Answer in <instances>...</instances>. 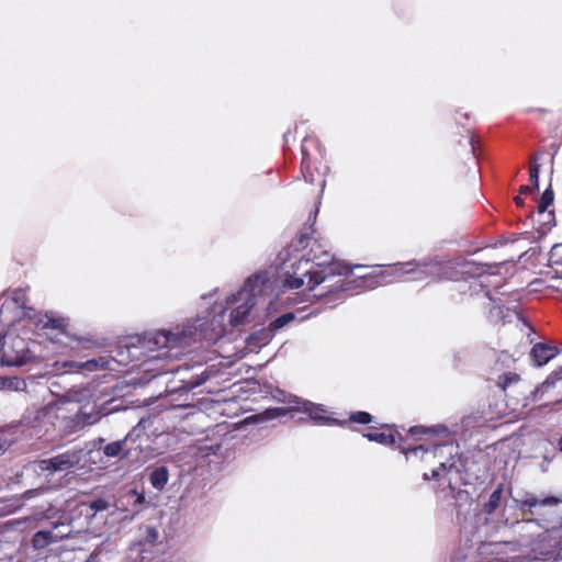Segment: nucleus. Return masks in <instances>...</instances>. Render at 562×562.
<instances>
[{"label":"nucleus","mask_w":562,"mask_h":562,"mask_svg":"<svg viewBox=\"0 0 562 562\" xmlns=\"http://www.w3.org/2000/svg\"><path fill=\"white\" fill-rule=\"evenodd\" d=\"M553 191L551 187L547 188L538 202L537 210L539 213H544L547 209L553 203Z\"/></svg>","instance_id":"obj_21"},{"label":"nucleus","mask_w":562,"mask_h":562,"mask_svg":"<svg viewBox=\"0 0 562 562\" xmlns=\"http://www.w3.org/2000/svg\"><path fill=\"white\" fill-rule=\"evenodd\" d=\"M86 392L87 390H82L79 396V392L69 391L41 408L27 409L23 423L31 424L30 437L61 439L97 424L108 415L110 411L105 403L93 402L92 406L89 403L77 405L85 398Z\"/></svg>","instance_id":"obj_2"},{"label":"nucleus","mask_w":562,"mask_h":562,"mask_svg":"<svg viewBox=\"0 0 562 562\" xmlns=\"http://www.w3.org/2000/svg\"><path fill=\"white\" fill-rule=\"evenodd\" d=\"M560 251H562V244L553 246V248H552V258L558 257Z\"/></svg>","instance_id":"obj_32"},{"label":"nucleus","mask_w":562,"mask_h":562,"mask_svg":"<svg viewBox=\"0 0 562 562\" xmlns=\"http://www.w3.org/2000/svg\"><path fill=\"white\" fill-rule=\"evenodd\" d=\"M350 420L358 424H369L372 416L367 412H356L350 415Z\"/></svg>","instance_id":"obj_26"},{"label":"nucleus","mask_w":562,"mask_h":562,"mask_svg":"<svg viewBox=\"0 0 562 562\" xmlns=\"http://www.w3.org/2000/svg\"><path fill=\"white\" fill-rule=\"evenodd\" d=\"M562 379V371L554 372L550 376L547 378V380L536 390V394H543L549 389L554 387L557 381Z\"/></svg>","instance_id":"obj_22"},{"label":"nucleus","mask_w":562,"mask_h":562,"mask_svg":"<svg viewBox=\"0 0 562 562\" xmlns=\"http://www.w3.org/2000/svg\"><path fill=\"white\" fill-rule=\"evenodd\" d=\"M24 386H25V383L19 379H11V380L5 379L4 389L19 391V390H22Z\"/></svg>","instance_id":"obj_27"},{"label":"nucleus","mask_w":562,"mask_h":562,"mask_svg":"<svg viewBox=\"0 0 562 562\" xmlns=\"http://www.w3.org/2000/svg\"><path fill=\"white\" fill-rule=\"evenodd\" d=\"M24 427H27L31 430V424L23 423L22 418L18 425L10 426L5 431L0 434V456L11 447V445L16 440L14 435Z\"/></svg>","instance_id":"obj_14"},{"label":"nucleus","mask_w":562,"mask_h":562,"mask_svg":"<svg viewBox=\"0 0 562 562\" xmlns=\"http://www.w3.org/2000/svg\"><path fill=\"white\" fill-rule=\"evenodd\" d=\"M538 191L537 189H535L532 186H521L520 189H519V193L520 194H532L533 192Z\"/></svg>","instance_id":"obj_30"},{"label":"nucleus","mask_w":562,"mask_h":562,"mask_svg":"<svg viewBox=\"0 0 562 562\" xmlns=\"http://www.w3.org/2000/svg\"><path fill=\"white\" fill-rule=\"evenodd\" d=\"M85 457L83 449L74 448L55 457L43 459L38 462V469L49 474L64 472L80 465Z\"/></svg>","instance_id":"obj_9"},{"label":"nucleus","mask_w":562,"mask_h":562,"mask_svg":"<svg viewBox=\"0 0 562 562\" xmlns=\"http://www.w3.org/2000/svg\"><path fill=\"white\" fill-rule=\"evenodd\" d=\"M5 386V379L0 376V390L4 389Z\"/></svg>","instance_id":"obj_38"},{"label":"nucleus","mask_w":562,"mask_h":562,"mask_svg":"<svg viewBox=\"0 0 562 562\" xmlns=\"http://www.w3.org/2000/svg\"><path fill=\"white\" fill-rule=\"evenodd\" d=\"M463 273H471V270L470 269H467V270H463Z\"/></svg>","instance_id":"obj_42"},{"label":"nucleus","mask_w":562,"mask_h":562,"mask_svg":"<svg viewBox=\"0 0 562 562\" xmlns=\"http://www.w3.org/2000/svg\"><path fill=\"white\" fill-rule=\"evenodd\" d=\"M522 516H532L541 519L540 526L546 530L562 528V496H548L538 498L531 493L522 496H512Z\"/></svg>","instance_id":"obj_5"},{"label":"nucleus","mask_w":562,"mask_h":562,"mask_svg":"<svg viewBox=\"0 0 562 562\" xmlns=\"http://www.w3.org/2000/svg\"><path fill=\"white\" fill-rule=\"evenodd\" d=\"M4 301L1 305L0 314H3L4 310H18L23 311L26 308L27 296L23 289H14L3 294Z\"/></svg>","instance_id":"obj_12"},{"label":"nucleus","mask_w":562,"mask_h":562,"mask_svg":"<svg viewBox=\"0 0 562 562\" xmlns=\"http://www.w3.org/2000/svg\"><path fill=\"white\" fill-rule=\"evenodd\" d=\"M302 169H307L310 167V158L305 145L302 146Z\"/></svg>","instance_id":"obj_29"},{"label":"nucleus","mask_w":562,"mask_h":562,"mask_svg":"<svg viewBox=\"0 0 562 562\" xmlns=\"http://www.w3.org/2000/svg\"><path fill=\"white\" fill-rule=\"evenodd\" d=\"M113 363H115V360L112 359L109 356H101L98 358H93L90 360H87L85 362H77V361H65L63 363V368L67 372L72 371H99V370H114Z\"/></svg>","instance_id":"obj_11"},{"label":"nucleus","mask_w":562,"mask_h":562,"mask_svg":"<svg viewBox=\"0 0 562 562\" xmlns=\"http://www.w3.org/2000/svg\"><path fill=\"white\" fill-rule=\"evenodd\" d=\"M70 527L64 522H55L50 530H40L32 538V546L35 550H42L52 543H56L70 533Z\"/></svg>","instance_id":"obj_10"},{"label":"nucleus","mask_w":562,"mask_h":562,"mask_svg":"<svg viewBox=\"0 0 562 562\" xmlns=\"http://www.w3.org/2000/svg\"><path fill=\"white\" fill-rule=\"evenodd\" d=\"M456 449L457 447H454L452 443H442L432 446L419 445L417 447L403 451L405 452L406 456H418L419 452H431L434 458L443 459L446 457H449L446 461H440L439 465L431 471L432 479L441 480L453 470H456V472H459V469L456 465V458L453 457V452L456 451Z\"/></svg>","instance_id":"obj_7"},{"label":"nucleus","mask_w":562,"mask_h":562,"mask_svg":"<svg viewBox=\"0 0 562 562\" xmlns=\"http://www.w3.org/2000/svg\"><path fill=\"white\" fill-rule=\"evenodd\" d=\"M168 481L169 471L164 465L153 469L151 472L149 473V483L155 490L159 492L165 490Z\"/></svg>","instance_id":"obj_15"},{"label":"nucleus","mask_w":562,"mask_h":562,"mask_svg":"<svg viewBox=\"0 0 562 562\" xmlns=\"http://www.w3.org/2000/svg\"><path fill=\"white\" fill-rule=\"evenodd\" d=\"M3 347H4V337L0 336V351L3 349Z\"/></svg>","instance_id":"obj_39"},{"label":"nucleus","mask_w":562,"mask_h":562,"mask_svg":"<svg viewBox=\"0 0 562 562\" xmlns=\"http://www.w3.org/2000/svg\"><path fill=\"white\" fill-rule=\"evenodd\" d=\"M368 440L375 441L384 446L394 443V436L385 432H368L363 435Z\"/></svg>","instance_id":"obj_20"},{"label":"nucleus","mask_w":562,"mask_h":562,"mask_svg":"<svg viewBox=\"0 0 562 562\" xmlns=\"http://www.w3.org/2000/svg\"><path fill=\"white\" fill-rule=\"evenodd\" d=\"M159 532L155 527H146V541L153 543L158 539Z\"/></svg>","instance_id":"obj_28"},{"label":"nucleus","mask_w":562,"mask_h":562,"mask_svg":"<svg viewBox=\"0 0 562 562\" xmlns=\"http://www.w3.org/2000/svg\"><path fill=\"white\" fill-rule=\"evenodd\" d=\"M538 157L532 156L530 158V167H529V181L530 186L535 189H539V175H540V165L537 161Z\"/></svg>","instance_id":"obj_19"},{"label":"nucleus","mask_w":562,"mask_h":562,"mask_svg":"<svg viewBox=\"0 0 562 562\" xmlns=\"http://www.w3.org/2000/svg\"><path fill=\"white\" fill-rule=\"evenodd\" d=\"M554 559L557 562H562V541L559 543Z\"/></svg>","instance_id":"obj_31"},{"label":"nucleus","mask_w":562,"mask_h":562,"mask_svg":"<svg viewBox=\"0 0 562 562\" xmlns=\"http://www.w3.org/2000/svg\"><path fill=\"white\" fill-rule=\"evenodd\" d=\"M504 488L503 485L499 484L490 495L488 501L484 503L483 510L491 515L496 509H498L503 502Z\"/></svg>","instance_id":"obj_17"},{"label":"nucleus","mask_w":562,"mask_h":562,"mask_svg":"<svg viewBox=\"0 0 562 562\" xmlns=\"http://www.w3.org/2000/svg\"><path fill=\"white\" fill-rule=\"evenodd\" d=\"M40 323L44 328H63L66 326V319L61 317L55 316L53 313H46L43 318L40 319Z\"/></svg>","instance_id":"obj_18"},{"label":"nucleus","mask_w":562,"mask_h":562,"mask_svg":"<svg viewBox=\"0 0 562 562\" xmlns=\"http://www.w3.org/2000/svg\"><path fill=\"white\" fill-rule=\"evenodd\" d=\"M392 277L390 281H425L454 279L456 272L450 261H443L438 257H427L420 260H412L396 263L385 271Z\"/></svg>","instance_id":"obj_4"},{"label":"nucleus","mask_w":562,"mask_h":562,"mask_svg":"<svg viewBox=\"0 0 562 562\" xmlns=\"http://www.w3.org/2000/svg\"><path fill=\"white\" fill-rule=\"evenodd\" d=\"M293 319H294L293 313H285L281 316L277 317L274 321H272L269 325V328L272 330V333H274L276 330L288 325Z\"/></svg>","instance_id":"obj_23"},{"label":"nucleus","mask_w":562,"mask_h":562,"mask_svg":"<svg viewBox=\"0 0 562 562\" xmlns=\"http://www.w3.org/2000/svg\"><path fill=\"white\" fill-rule=\"evenodd\" d=\"M145 419H140L138 424L125 436L123 440L108 443L103 448L106 457L128 458L133 457V452H143V442L147 441L145 436Z\"/></svg>","instance_id":"obj_8"},{"label":"nucleus","mask_w":562,"mask_h":562,"mask_svg":"<svg viewBox=\"0 0 562 562\" xmlns=\"http://www.w3.org/2000/svg\"><path fill=\"white\" fill-rule=\"evenodd\" d=\"M558 353L559 349L555 346L538 342L531 348L530 358L537 367H541L547 364Z\"/></svg>","instance_id":"obj_13"},{"label":"nucleus","mask_w":562,"mask_h":562,"mask_svg":"<svg viewBox=\"0 0 562 562\" xmlns=\"http://www.w3.org/2000/svg\"><path fill=\"white\" fill-rule=\"evenodd\" d=\"M469 146L471 147V151L472 154L474 155L475 154V147H474V138L473 137H470L469 140Z\"/></svg>","instance_id":"obj_36"},{"label":"nucleus","mask_w":562,"mask_h":562,"mask_svg":"<svg viewBox=\"0 0 562 562\" xmlns=\"http://www.w3.org/2000/svg\"><path fill=\"white\" fill-rule=\"evenodd\" d=\"M519 375L514 372H507L504 375L499 376L498 379V386L502 387V390H506L508 385L518 382Z\"/></svg>","instance_id":"obj_25"},{"label":"nucleus","mask_w":562,"mask_h":562,"mask_svg":"<svg viewBox=\"0 0 562 562\" xmlns=\"http://www.w3.org/2000/svg\"><path fill=\"white\" fill-rule=\"evenodd\" d=\"M88 506L92 512L91 516H95L98 513L106 510L110 505L104 498H97L90 502Z\"/></svg>","instance_id":"obj_24"},{"label":"nucleus","mask_w":562,"mask_h":562,"mask_svg":"<svg viewBox=\"0 0 562 562\" xmlns=\"http://www.w3.org/2000/svg\"><path fill=\"white\" fill-rule=\"evenodd\" d=\"M351 269L344 262L335 260L322 245L312 246L308 257L292 255L282 259L279 278L286 289H300L306 285L308 291L323 285L317 296H327L349 290V282L340 277H347Z\"/></svg>","instance_id":"obj_3"},{"label":"nucleus","mask_w":562,"mask_h":562,"mask_svg":"<svg viewBox=\"0 0 562 562\" xmlns=\"http://www.w3.org/2000/svg\"><path fill=\"white\" fill-rule=\"evenodd\" d=\"M5 363L21 366L23 363V361L21 359L16 358L15 360H7Z\"/></svg>","instance_id":"obj_35"},{"label":"nucleus","mask_w":562,"mask_h":562,"mask_svg":"<svg viewBox=\"0 0 562 562\" xmlns=\"http://www.w3.org/2000/svg\"><path fill=\"white\" fill-rule=\"evenodd\" d=\"M424 479H425V480H427V481L430 479V476L428 475V473H425V474H424Z\"/></svg>","instance_id":"obj_41"},{"label":"nucleus","mask_w":562,"mask_h":562,"mask_svg":"<svg viewBox=\"0 0 562 562\" xmlns=\"http://www.w3.org/2000/svg\"><path fill=\"white\" fill-rule=\"evenodd\" d=\"M409 432H411L412 435H418V434H422V432L424 434V432H425V429H424L423 427H412V428L409 429Z\"/></svg>","instance_id":"obj_33"},{"label":"nucleus","mask_w":562,"mask_h":562,"mask_svg":"<svg viewBox=\"0 0 562 562\" xmlns=\"http://www.w3.org/2000/svg\"><path fill=\"white\" fill-rule=\"evenodd\" d=\"M364 268H366L364 266H360V265L353 267V269H364Z\"/></svg>","instance_id":"obj_40"},{"label":"nucleus","mask_w":562,"mask_h":562,"mask_svg":"<svg viewBox=\"0 0 562 562\" xmlns=\"http://www.w3.org/2000/svg\"><path fill=\"white\" fill-rule=\"evenodd\" d=\"M273 333L270 328L254 333L248 339L247 345L250 350L266 346L272 338Z\"/></svg>","instance_id":"obj_16"},{"label":"nucleus","mask_w":562,"mask_h":562,"mask_svg":"<svg viewBox=\"0 0 562 562\" xmlns=\"http://www.w3.org/2000/svg\"><path fill=\"white\" fill-rule=\"evenodd\" d=\"M550 258L551 260L554 262V263H561L562 265V251L559 252L558 257L555 258H552V254L550 255Z\"/></svg>","instance_id":"obj_34"},{"label":"nucleus","mask_w":562,"mask_h":562,"mask_svg":"<svg viewBox=\"0 0 562 562\" xmlns=\"http://www.w3.org/2000/svg\"><path fill=\"white\" fill-rule=\"evenodd\" d=\"M282 403L291 404L290 407H271L266 411L254 415L251 418L257 423H265L268 420H272L282 416L288 415L290 412H303L308 415V417L318 424H345L346 422H340L335 418L326 417L325 413L327 409L324 405L315 404L308 401H303L294 395H284L282 398H279Z\"/></svg>","instance_id":"obj_6"},{"label":"nucleus","mask_w":562,"mask_h":562,"mask_svg":"<svg viewBox=\"0 0 562 562\" xmlns=\"http://www.w3.org/2000/svg\"><path fill=\"white\" fill-rule=\"evenodd\" d=\"M274 302L271 299V283L268 272H259L249 277L243 288L226 299V306L218 312L214 311L211 321L196 318L178 325L169 330L160 329L145 333L137 337L136 342L126 345L132 358L137 359L142 355L147 357L144 363L145 371H156L155 375L167 372H176L181 376V389L191 391L206 382L214 373L209 368H195V371L187 376L188 369L180 367L167 368L165 366L151 367L154 362L166 359H177L184 353L193 344L199 341L214 342L225 331V312L229 310L228 323L238 326L248 321L254 308L265 307L269 312L276 311Z\"/></svg>","instance_id":"obj_1"},{"label":"nucleus","mask_w":562,"mask_h":562,"mask_svg":"<svg viewBox=\"0 0 562 562\" xmlns=\"http://www.w3.org/2000/svg\"><path fill=\"white\" fill-rule=\"evenodd\" d=\"M515 203L518 205V206H524V200L521 199L520 195L516 196L515 198Z\"/></svg>","instance_id":"obj_37"}]
</instances>
